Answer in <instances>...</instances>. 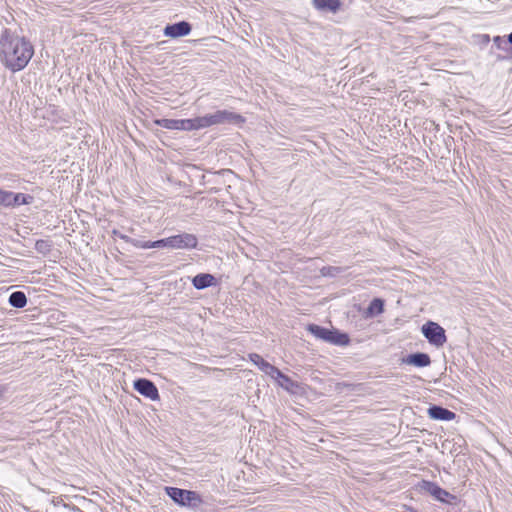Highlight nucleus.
<instances>
[{
	"instance_id": "obj_1",
	"label": "nucleus",
	"mask_w": 512,
	"mask_h": 512,
	"mask_svg": "<svg viewBox=\"0 0 512 512\" xmlns=\"http://www.w3.org/2000/svg\"><path fill=\"white\" fill-rule=\"evenodd\" d=\"M0 58L12 71L22 70L33 56V47L24 38L5 31L0 39Z\"/></svg>"
},
{
	"instance_id": "obj_2",
	"label": "nucleus",
	"mask_w": 512,
	"mask_h": 512,
	"mask_svg": "<svg viewBox=\"0 0 512 512\" xmlns=\"http://www.w3.org/2000/svg\"><path fill=\"white\" fill-rule=\"evenodd\" d=\"M243 122L244 118L240 114L228 110H217L214 113L195 118L196 130L221 124L240 125Z\"/></svg>"
},
{
	"instance_id": "obj_3",
	"label": "nucleus",
	"mask_w": 512,
	"mask_h": 512,
	"mask_svg": "<svg viewBox=\"0 0 512 512\" xmlns=\"http://www.w3.org/2000/svg\"><path fill=\"white\" fill-rule=\"evenodd\" d=\"M197 244L196 236L190 233L177 234L156 240V248L193 249L196 248Z\"/></svg>"
},
{
	"instance_id": "obj_4",
	"label": "nucleus",
	"mask_w": 512,
	"mask_h": 512,
	"mask_svg": "<svg viewBox=\"0 0 512 512\" xmlns=\"http://www.w3.org/2000/svg\"><path fill=\"white\" fill-rule=\"evenodd\" d=\"M307 330L316 338L332 344L346 345L349 342V338L346 334L338 333L315 324H310Z\"/></svg>"
},
{
	"instance_id": "obj_5",
	"label": "nucleus",
	"mask_w": 512,
	"mask_h": 512,
	"mask_svg": "<svg viewBox=\"0 0 512 512\" xmlns=\"http://www.w3.org/2000/svg\"><path fill=\"white\" fill-rule=\"evenodd\" d=\"M421 331L428 342L436 347H442L447 341L445 330L436 322L428 321Z\"/></svg>"
},
{
	"instance_id": "obj_6",
	"label": "nucleus",
	"mask_w": 512,
	"mask_h": 512,
	"mask_svg": "<svg viewBox=\"0 0 512 512\" xmlns=\"http://www.w3.org/2000/svg\"><path fill=\"white\" fill-rule=\"evenodd\" d=\"M153 123L168 130H196L195 118L193 119H155Z\"/></svg>"
},
{
	"instance_id": "obj_7",
	"label": "nucleus",
	"mask_w": 512,
	"mask_h": 512,
	"mask_svg": "<svg viewBox=\"0 0 512 512\" xmlns=\"http://www.w3.org/2000/svg\"><path fill=\"white\" fill-rule=\"evenodd\" d=\"M168 496L176 503L182 506H191L198 501L197 494L193 491L183 490L176 487H166Z\"/></svg>"
},
{
	"instance_id": "obj_8",
	"label": "nucleus",
	"mask_w": 512,
	"mask_h": 512,
	"mask_svg": "<svg viewBox=\"0 0 512 512\" xmlns=\"http://www.w3.org/2000/svg\"><path fill=\"white\" fill-rule=\"evenodd\" d=\"M421 488L429 493L431 496H433L436 500L443 502V503H449L450 499H454L455 497L451 495L448 491L442 489L440 486H438L434 482L430 481H423Z\"/></svg>"
},
{
	"instance_id": "obj_9",
	"label": "nucleus",
	"mask_w": 512,
	"mask_h": 512,
	"mask_svg": "<svg viewBox=\"0 0 512 512\" xmlns=\"http://www.w3.org/2000/svg\"><path fill=\"white\" fill-rule=\"evenodd\" d=\"M134 388L141 395L151 400H157L159 398L158 389L150 380L138 379L134 382Z\"/></svg>"
},
{
	"instance_id": "obj_10",
	"label": "nucleus",
	"mask_w": 512,
	"mask_h": 512,
	"mask_svg": "<svg viewBox=\"0 0 512 512\" xmlns=\"http://www.w3.org/2000/svg\"><path fill=\"white\" fill-rule=\"evenodd\" d=\"M190 31V24L188 22L181 21L172 25H167L164 29V35L170 38H177L188 35Z\"/></svg>"
},
{
	"instance_id": "obj_11",
	"label": "nucleus",
	"mask_w": 512,
	"mask_h": 512,
	"mask_svg": "<svg viewBox=\"0 0 512 512\" xmlns=\"http://www.w3.org/2000/svg\"><path fill=\"white\" fill-rule=\"evenodd\" d=\"M270 377L277 381L278 385L288 392L295 393L298 388V384L284 375L278 368H276V373H273Z\"/></svg>"
},
{
	"instance_id": "obj_12",
	"label": "nucleus",
	"mask_w": 512,
	"mask_h": 512,
	"mask_svg": "<svg viewBox=\"0 0 512 512\" xmlns=\"http://www.w3.org/2000/svg\"><path fill=\"white\" fill-rule=\"evenodd\" d=\"M428 415L434 420L451 421L456 417V414L441 406L433 405L428 409Z\"/></svg>"
},
{
	"instance_id": "obj_13",
	"label": "nucleus",
	"mask_w": 512,
	"mask_h": 512,
	"mask_svg": "<svg viewBox=\"0 0 512 512\" xmlns=\"http://www.w3.org/2000/svg\"><path fill=\"white\" fill-rule=\"evenodd\" d=\"M192 284L196 289L202 290L215 285L216 278L209 273H200L193 277Z\"/></svg>"
},
{
	"instance_id": "obj_14",
	"label": "nucleus",
	"mask_w": 512,
	"mask_h": 512,
	"mask_svg": "<svg viewBox=\"0 0 512 512\" xmlns=\"http://www.w3.org/2000/svg\"><path fill=\"white\" fill-rule=\"evenodd\" d=\"M313 5L320 11L336 13L341 6V2L340 0H313Z\"/></svg>"
},
{
	"instance_id": "obj_15",
	"label": "nucleus",
	"mask_w": 512,
	"mask_h": 512,
	"mask_svg": "<svg viewBox=\"0 0 512 512\" xmlns=\"http://www.w3.org/2000/svg\"><path fill=\"white\" fill-rule=\"evenodd\" d=\"M405 363L416 367H426L430 365L431 360L426 353H414L407 356Z\"/></svg>"
},
{
	"instance_id": "obj_16",
	"label": "nucleus",
	"mask_w": 512,
	"mask_h": 512,
	"mask_svg": "<svg viewBox=\"0 0 512 512\" xmlns=\"http://www.w3.org/2000/svg\"><path fill=\"white\" fill-rule=\"evenodd\" d=\"M250 360L258 366V368L264 372L266 375L271 376L273 373H276V367L265 361L258 354H250Z\"/></svg>"
},
{
	"instance_id": "obj_17",
	"label": "nucleus",
	"mask_w": 512,
	"mask_h": 512,
	"mask_svg": "<svg viewBox=\"0 0 512 512\" xmlns=\"http://www.w3.org/2000/svg\"><path fill=\"white\" fill-rule=\"evenodd\" d=\"M9 304L15 308H23L27 304V298L24 292L15 291L9 296Z\"/></svg>"
},
{
	"instance_id": "obj_18",
	"label": "nucleus",
	"mask_w": 512,
	"mask_h": 512,
	"mask_svg": "<svg viewBox=\"0 0 512 512\" xmlns=\"http://www.w3.org/2000/svg\"><path fill=\"white\" fill-rule=\"evenodd\" d=\"M13 197L11 199V206H18L22 204H28L30 203V200L32 199L31 196L22 194V193H13Z\"/></svg>"
},
{
	"instance_id": "obj_19",
	"label": "nucleus",
	"mask_w": 512,
	"mask_h": 512,
	"mask_svg": "<svg viewBox=\"0 0 512 512\" xmlns=\"http://www.w3.org/2000/svg\"><path fill=\"white\" fill-rule=\"evenodd\" d=\"M384 303L381 299H374L371 301L368 307L370 314H381L383 312Z\"/></svg>"
},
{
	"instance_id": "obj_20",
	"label": "nucleus",
	"mask_w": 512,
	"mask_h": 512,
	"mask_svg": "<svg viewBox=\"0 0 512 512\" xmlns=\"http://www.w3.org/2000/svg\"><path fill=\"white\" fill-rule=\"evenodd\" d=\"M13 197V192L4 191L0 189V205L3 206H11V199Z\"/></svg>"
},
{
	"instance_id": "obj_21",
	"label": "nucleus",
	"mask_w": 512,
	"mask_h": 512,
	"mask_svg": "<svg viewBox=\"0 0 512 512\" xmlns=\"http://www.w3.org/2000/svg\"><path fill=\"white\" fill-rule=\"evenodd\" d=\"M132 245L142 249L156 248V241H141L134 239Z\"/></svg>"
},
{
	"instance_id": "obj_22",
	"label": "nucleus",
	"mask_w": 512,
	"mask_h": 512,
	"mask_svg": "<svg viewBox=\"0 0 512 512\" xmlns=\"http://www.w3.org/2000/svg\"><path fill=\"white\" fill-rule=\"evenodd\" d=\"M493 42L495 44V46L498 48V49H501V50H507V46H508V41H505V39L501 36H495L493 38Z\"/></svg>"
},
{
	"instance_id": "obj_23",
	"label": "nucleus",
	"mask_w": 512,
	"mask_h": 512,
	"mask_svg": "<svg viewBox=\"0 0 512 512\" xmlns=\"http://www.w3.org/2000/svg\"><path fill=\"white\" fill-rule=\"evenodd\" d=\"M113 234L118 236L120 239L126 241L127 243H130V244H132V242L134 240V239L128 237L127 235L121 234L120 232H118L116 230L113 231Z\"/></svg>"
},
{
	"instance_id": "obj_24",
	"label": "nucleus",
	"mask_w": 512,
	"mask_h": 512,
	"mask_svg": "<svg viewBox=\"0 0 512 512\" xmlns=\"http://www.w3.org/2000/svg\"><path fill=\"white\" fill-rule=\"evenodd\" d=\"M508 43L512 44V32L508 35Z\"/></svg>"
},
{
	"instance_id": "obj_25",
	"label": "nucleus",
	"mask_w": 512,
	"mask_h": 512,
	"mask_svg": "<svg viewBox=\"0 0 512 512\" xmlns=\"http://www.w3.org/2000/svg\"><path fill=\"white\" fill-rule=\"evenodd\" d=\"M483 40H484L485 42H488V41L490 40L489 35H484V36H483Z\"/></svg>"
},
{
	"instance_id": "obj_26",
	"label": "nucleus",
	"mask_w": 512,
	"mask_h": 512,
	"mask_svg": "<svg viewBox=\"0 0 512 512\" xmlns=\"http://www.w3.org/2000/svg\"><path fill=\"white\" fill-rule=\"evenodd\" d=\"M407 512H417V511H416L415 509H413V508H409V509L407 510Z\"/></svg>"
}]
</instances>
